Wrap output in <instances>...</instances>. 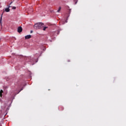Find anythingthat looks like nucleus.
I'll return each mask as SVG.
<instances>
[{
	"instance_id": "1",
	"label": "nucleus",
	"mask_w": 126,
	"mask_h": 126,
	"mask_svg": "<svg viewBox=\"0 0 126 126\" xmlns=\"http://www.w3.org/2000/svg\"><path fill=\"white\" fill-rule=\"evenodd\" d=\"M44 25L43 23H37L34 25V29H42L44 27Z\"/></svg>"
},
{
	"instance_id": "2",
	"label": "nucleus",
	"mask_w": 126,
	"mask_h": 126,
	"mask_svg": "<svg viewBox=\"0 0 126 126\" xmlns=\"http://www.w3.org/2000/svg\"><path fill=\"white\" fill-rule=\"evenodd\" d=\"M10 7H11V6H8L7 8H5L4 11H5L6 12H9V11H10V9H9V8Z\"/></svg>"
},
{
	"instance_id": "3",
	"label": "nucleus",
	"mask_w": 126,
	"mask_h": 126,
	"mask_svg": "<svg viewBox=\"0 0 126 126\" xmlns=\"http://www.w3.org/2000/svg\"><path fill=\"white\" fill-rule=\"evenodd\" d=\"M17 31L18 33H21V32H22V27H19L17 29Z\"/></svg>"
},
{
	"instance_id": "4",
	"label": "nucleus",
	"mask_w": 126,
	"mask_h": 126,
	"mask_svg": "<svg viewBox=\"0 0 126 126\" xmlns=\"http://www.w3.org/2000/svg\"><path fill=\"white\" fill-rule=\"evenodd\" d=\"M31 38V35H27L25 36V39H30Z\"/></svg>"
},
{
	"instance_id": "5",
	"label": "nucleus",
	"mask_w": 126,
	"mask_h": 126,
	"mask_svg": "<svg viewBox=\"0 0 126 126\" xmlns=\"http://www.w3.org/2000/svg\"><path fill=\"white\" fill-rule=\"evenodd\" d=\"M2 93H3V91H2V90H1L0 91V97H2Z\"/></svg>"
},
{
	"instance_id": "6",
	"label": "nucleus",
	"mask_w": 126,
	"mask_h": 126,
	"mask_svg": "<svg viewBox=\"0 0 126 126\" xmlns=\"http://www.w3.org/2000/svg\"><path fill=\"white\" fill-rule=\"evenodd\" d=\"M47 28H48V27H43V31H46V29H47Z\"/></svg>"
},
{
	"instance_id": "7",
	"label": "nucleus",
	"mask_w": 126,
	"mask_h": 126,
	"mask_svg": "<svg viewBox=\"0 0 126 126\" xmlns=\"http://www.w3.org/2000/svg\"><path fill=\"white\" fill-rule=\"evenodd\" d=\"M3 14V13L1 15L0 19V22H1V19H2V15Z\"/></svg>"
},
{
	"instance_id": "8",
	"label": "nucleus",
	"mask_w": 126,
	"mask_h": 126,
	"mask_svg": "<svg viewBox=\"0 0 126 126\" xmlns=\"http://www.w3.org/2000/svg\"><path fill=\"white\" fill-rule=\"evenodd\" d=\"M62 8H61V7H59V9L57 11V12H60V11H61V9Z\"/></svg>"
},
{
	"instance_id": "9",
	"label": "nucleus",
	"mask_w": 126,
	"mask_h": 126,
	"mask_svg": "<svg viewBox=\"0 0 126 126\" xmlns=\"http://www.w3.org/2000/svg\"><path fill=\"white\" fill-rule=\"evenodd\" d=\"M12 9H16V7H15V6H13V7H12Z\"/></svg>"
},
{
	"instance_id": "10",
	"label": "nucleus",
	"mask_w": 126,
	"mask_h": 126,
	"mask_svg": "<svg viewBox=\"0 0 126 126\" xmlns=\"http://www.w3.org/2000/svg\"><path fill=\"white\" fill-rule=\"evenodd\" d=\"M13 1H12V2H11L10 3V4H9V6H10V5H11V4H12V3H13Z\"/></svg>"
},
{
	"instance_id": "11",
	"label": "nucleus",
	"mask_w": 126,
	"mask_h": 126,
	"mask_svg": "<svg viewBox=\"0 0 126 126\" xmlns=\"http://www.w3.org/2000/svg\"><path fill=\"white\" fill-rule=\"evenodd\" d=\"M31 33H33V31H31Z\"/></svg>"
},
{
	"instance_id": "12",
	"label": "nucleus",
	"mask_w": 126,
	"mask_h": 126,
	"mask_svg": "<svg viewBox=\"0 0 126 126\" xmlns=\"http://www.w3.org/2000/svg\"><path fill=\"white\" fill-rule=\"evenodd\" d=\"M22 90H23V89H22L21 90V91H22Z\"/></svg>"
}]
</instances>
